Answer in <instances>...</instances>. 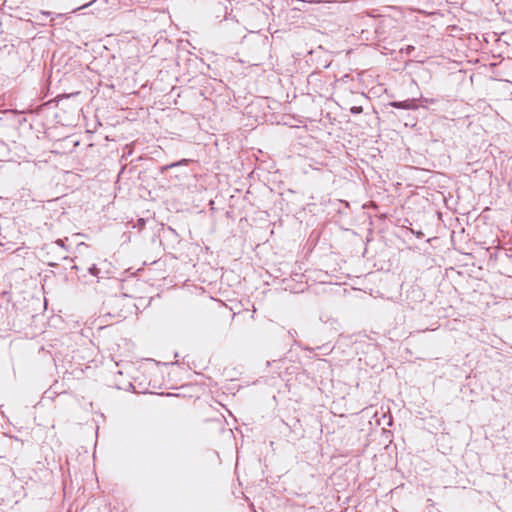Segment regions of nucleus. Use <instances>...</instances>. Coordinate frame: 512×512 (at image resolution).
Masks as SVG:
<instances>
[{"instance_id":"obj_1","label":"nucleus","mask_w":512,"mask_h":512,"mask_svg":"<svg viewBox=\"0 0 512 512\" xmlns=\"http://www.w3.org/2000/svg\"><path fill=\"white\" fill-rule=\"evenodd\" d=\"M390 106L398 109H405V110H414L417 108V105L415 104V100H405V101H394L390 103Z\"/></svg>"},{"instance_id":"obj_2","label":"nucleus","mask_w":512,"mask_h":512,"mask_svg":"<svg viewBox=\"0 0 512 512\" xmlns=\"http://www.w3.org/2000/svg\"><path fill=\"white\" fill-rule=\"evenodd\" d=\"M363 111L362 107L361 106H353L351 107L350 109V112L352 114H360L361 112Z\"/></svg>"},{"instance_id":"obj_3","label":"nucleus","mask_w":512,"mask_h":512,"mask_svg":"<svg viewBox=\"0 0 512 512\" xmlns=\"http://www.w3.org/2000/svg\"><path fill=\"white\" fill-rule=\"evenodd\" d=\"M183 162H186V160H182L181 162H177V163H172L168 166H166L164 169H167V168H172V167H175V166H178L179 164L183 163Z\"/></svg>"},{"instance_id":"obj_4","label":"nucleus","mask_w":512,"mask_h":512,"mask_svg":"<svg viewBox=\"0 0 512 512\" xmlns=\"http://www.w3.org/2000/svg\"><path fill=\"white\" fill-rule=\"evenodd\" d=\"M89 272L92 274V275H96V272H97V268L95 265H93L92 267L89 268Z\"/></svg>"}]
</instances>
